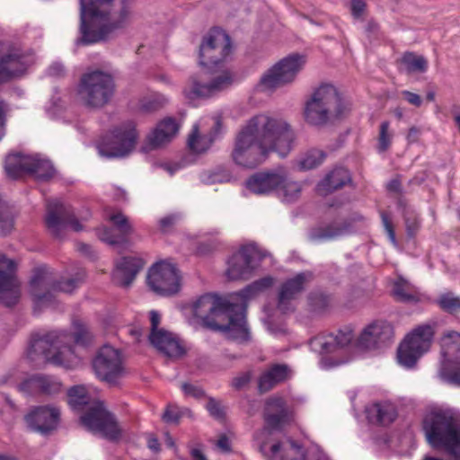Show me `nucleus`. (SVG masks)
Returning <instances> with one entry per match:
<instances>
[{
	"label": "nucleus",
	"instance_id": "473e14b6",
	"mask_svg": "<svg viewBox=\"0 0 460 460\" xmlns=\"http://www.w3.org/2000/svg\"><path fill=\"white\" fill-rule=\"evenodd\" d=\"M351 182V175L344 167H336L318 183L317 190L321 195L332 193Z\"/></svg>",
	"mask_w": 460,
	"mask_h": 460
},
{
	"label": "nucleus",
	"instance_id": "412c9836",
	"mask_svg": "<svg viewBox=\"0 0 460 460\" xmlns=\"http://www.w3.org/2000/svg\"><path fill=\"white\" fill-rule=\"evenodd\" d=\"M394 326L386 321H376L367 325L357 340V346L363 349H375L394 341Z\"/></svg>",
	"mask_w": 460,
	"mask_h": 460
},
{
	"label": "nucleus",
	"instance_id": "3c124183",
	"mask_svg": "<svg viewBox=\"0 0 460 460\" xmlns=\"http://www.w3.org/2000/svg\"><path fill=\"white\" fill-rule=\"evenodd\" d=\"M40 394L52 395L61 391L62 384L54 376L39 375Z\"/></svg>",
	"mask_w": 460,
	"mask_h": 460
},
{
	"label": "nucleus",
	"instance_id": "09e8293b",
	"mask_svg": "<svg viewBox=\"0 0 460 460\" xmlns=\"http://www.w3.org/2000/svg\"><path fill=\"white\" fill-rule=\"evenodd\" d=\"M167 100L161 94H154L140 101L139 110L145 113L155 112L166 104Z\"/></svg>",
	"mask_w": 460,
	"mask_h": 460
},
{
	"label": "nucleus",
	"instance_id": "9b49d317",
	"mask_svg": "<svg viewBox=\"0 0 460 460\" xmlns=\"http://www.w3.org/2000/svg\"><path fill=\"white\" fill-rule=\"evenodd\" d=\"M305 64V56L297 53L282 58L263 74L257 85L258 90L261 92L274 91L291 84Z\"/></svg>",
	"mask_w": 460,
	"mask_h": 460
},
{
	"label": "nucleus",
	"instance_id": "0eeeda50",
	"mask_svg": "<svg viewBox=\"0 0 460 460\" xmlns=\"http://www.w3.org/2000/svg\"><path fill=\"white\" fill-rule=\"evenodd\" d=\"M68 338L66 332L55 331L44 335L35 334L31 338L27 356L34 361L36 357L40 355L44 362L67 367L75 355L73 346L66 344Z\"/></svg>",
	"mask_w": 460,
	"mask_h": 460
},
{
	"label": "nucleus",
	"instance_id": "680f3d73",
	"mask_svg": "<svg viewBox=\"0 0 460 460\" xmlns=\"http://www.w3.org/2000/svg\"><path fill=\"white\" fill-rule=\"evenodd\" d=\"M160 314L156 311H151L150 312V323H151V332L149 335L150 341H153V335H160L161 333L164 332L165 330L164 329H158V325L160 323Z\"/></svg>",
	"mask_w": 460,
	"mask_h": 460
},
{
	"label": "nucleus",
	"instance_id": "4c0bfd02",
	"mask_svg": "<svg viewBox=\"0 0 460 460\" xmlns=\"http://www.w3.org/2000/svg\"><path fill=\"white\" fill-rule=\"evenodd\" d=\"M367 413L371 423L383 426L391 424L397 417L394 406L387 402L374 403L367 410Z\"/></svg>",
	"mask_w": 460,
	"mask_h": 460
},
{
	"label": "nucleus",
	"instance_id": "49530a36",
	"mask_svg": "<svg viewBox=\"0 0 460 460\" xmlns=\"http://www.w3.org/2000/svg\"><path fill=\"white\" fill-rule=\"evenodd\" d=\"M438 306L446 313L456 314L460 313V296L453 292H446L437 301Z\"/></svg>",
	"mask_w": 460,
	"mask_h": 460
},
{
	"label": "nucleus",
	"instance_id": "a878e982",
	"mask_svg": "<svg viewBox=\"0 0 460 460\" xmlns=\"http://www.w3.org/2000/svg\"><path fill=\"white\" fill-rule=\"evenodd\" d=\"M214 122L209 131L206 134H200L199 126H193L188 137L189 149L197 155L206 154L216 141L223 137L224 127L222 119L217 116L213 119Z\"/></svg>",
	"mask_w": 460,
	"mask_h": 460
},
{
	"label": "nucleus",
	"instance_id": "e433bc0d",
	"mask_svg": "<svg viewBox=\"0 0 460 460\" xmlns=\"http://www.w3.org/2000/svg\"><path fill=\"white\" fill-rule=\"evenodd\" d=\"M150 342L170 358H178L185 353L179 341L172 337L171 332L166 331L160 335L154 334L153 341Z\"/></svg>",
	"mask_w": 460,
	"mask_h": 460
},
{
	"label": "nucleus",
	"instance_id": "58836bf2",
	"mask_svg": "<svg viewBox=\"0 0 460 460\" xmlns=\"http://www.w3.org/2000/svg\"><path fill=\"white\" fill-rule=\"evenodd\" d=\"M31 157L20 153L8 155L4 161V170L7 175L13 179H18L23 174H28Z\"/></svg>",
	"mask_w": 460,
	"mask_h": 460
},
{
	"label": "nucleus",
	"instance_id": "6e6552de",
	"mask_svg": "<svg viewBox=\"0 0 460 460\" xmlns=\"http://www.w3.org/2000/svg\"><path fill=\"white\" fill-rule=\"evenodd\" d=\"M84 271H80L75 277L55 281L46 268L35 269L30 282L35 309L51 305L55 302V292L57 291L72 293L84 282Z\"/></svg>",
	"mask_w": 460,
	"mask_h": 460
},
{
	"label": "nucleus",
	"instance_id": "e2e57ef3",
	"mask_svg": "<svg viewBox=\"0 0 460 460\" xmlns=\"http://www.w3.org/2000/svg\"><path fill=\"white\" fill-rule=\"evenodd\" d=\"M181 388L186 395H189V396H191V397H194L197 399H200L205 396L204 390L199 386H197V385H194L191 384H188V383H184V384H182Z\"/></svg>",
	"mask_w": 460,
	"mask_h": 460
},
{
	"label": "nucleus",
	"instance_id": "de8ad7c7",
	"mask_svg": "<svg viewBox=\"0 0 460 460\" xmlns=\"http://www.w3.org/2000/svg\"><path fill=\"white\" fill-rule=\"evenodd\" d=\"M325 153L319 149L309 150L299 162L302 170H312L319 166L325 159Z\"/></svg>",
	"mask_w": 460,
	"mask_h": 460
},
{
	"label": "nucleus",
	"instance_id": "a19ab883",
	"mask_svg": "<svg viewBox=\"0 0 460 460\" xmlns=\"http://www.w3.org/2000/svg\"><path fill=\"white\" fill-rule=\"evenodd\" d=\"M28 174L38 181H48L53 178L55 169L49 160L31 156Z\"/></svg>",
	"mask_w": 460,
	"mask_h": 460
},
{
	"label": "nucleus",
	"instance_id": "ddd939ff",
	"mask_svg": "<svg viewBox=\"0 0 460 460\" xmlns=\"http://www.w3.org/2000/svg\"><path fill=\"white\" fill-rule=\"evenodd\" d=\"M34 62L33 53L0 42V85L24 75Z\"/></svg>",
	"mask_w": 460,
	"mask_h": 460
},
{
	"label": "nucleus",
	"instance_id": "cd10ccee",
	"mask_svg": "<svg viewBox=\"0 0 460 460\" xmlns=\"http://www.w3.org/2000/svg\"><path fill=\"white\" fill-rule=\"evenodd\" d=\"M351 230V220H334L327 224H320L311 227L308 232V240L313 243L332 241L349 234Z\"/></svg>",
	"mask_w": 460,
	"mask_h": 460
},
{
	"label": "nucleus",
	"instance_id": "7ed1b4c3",
	"mask_svg": "<svg viewBox=\"0 0 460 460\" xmlns=\"http://www.w3.org/2000/svg\"><path fill=\"white\" fill-rule=\"evenodd\" d=\"M422 428L432 447L460 460V415L450 410L432 411L424 417Z\"/></svg>",
	"mask_w": 460,
	"mask_h": 460
},
{
	"label": "nucleus",
	"instance_id": "864d4df0",
	"mask_svg": "<svg viewBox=\"0 0 460 460\" xmlns=\"http://www.w3.org/2000/svg\"><path fill=\"white\" fill-rule=\"evenodd\" d=\"M390 122L387 120L380 124L379 134L377 138V150L380 153L389 149L392 144L393 134L389 132Z\"/></svg>",
	"mask_w": 460,
	"mask_h": 460
},
{
	"label": "nucleus",
	"instance_id": "774afa93",
	"mask_svg": "<svg viewBox=\"0 0 460 460\" xmlns=\"http://www.w3.org/2000/svg\"><path fill=\"white\" fill-rule=\"evenodd\" d=\"M250 380H251L250 373H243L242 375H240L233 379L232 386L236 390H240L243 387H244L246 385H248Z\"/></svg>",
	"mask_w": 460,
	"mask_h": 460
},
{
	"label": "nucleus",
	"instance_id": "b1692460",
	"mask_svg": "<svg viewBox=\"0 0 460 460\" xmlns=\"http://www.w3.org/2000/svg\"><path fill=\"white\" fill-rule=\"evenodd\" d=\"M24 420L28 427L41 435H49L56 430L60 420V411L51 406H37L32 408Z\"/></svg>",
	"mask_w": 460,
	"mask_h": 460
},
{
	"label": "nucleus",
	"instance_id": "393cba45",
	"mask_svg": "<svg viewBox=\"0 0 460 460\" xmlns=\"http://www.w3.org/2000/svg\"><path fill=\"white\" fill-rule=\"evenodd\" d=\"M285 180L286 169L279 167L253 173L246 180L245 186L251 192L263 195L277 190Z\"/></svg>",
	"mask_w": 460,
	"mask_h": 460
},
{
	"label": "nucleus",
	"instance_id": "13d9d810",
	"mask_svg": "<svg viewBox=\"0 0 460 460\" xmlns=\"http://www.w3.org/2000/svg\"><path fill=\"white\" fill-rule=\"evenodd\" d=\"M13 226V219L10 213L0 207V234L5 235L9 234Z\"/></svg>",
	"mask_w": 460,
	"mask_h": 460
},
{
	"label": "nucleus",
	"instance_id": "f3484780",
	"mask_svg": "<svg viewBox=\"0 0 460 460\" xmlns=\"http://www.w3.org/2000/svg\"><path fill=\"white\" fill-rule=\"evenodd\" d=\"M93 368L100 380L117 385L125 373L120 351L110 345L102 346L93 359Z\"/></svg>",
	"mask_w": 460,
	"mask_h": 460
},
{
	"label": "nucleus",
	"instance_id": "f704fd0d",
	"mask_svg": "<svg viewBox=\"0 0 460 460\" xmlns=\"http://www.w3.org/2000/svg\"><path fill=\"white\" fill-rule=\"evenodd\" d=\"M178 129L179 127L174 119H164L148 136V145L152 149L161 146L164 143L171 141V139L176 135Z\"/></svg>",
	"mask_w": 460,
	"mask_h": 460
},
{
	"label": "nucleus",
	"instance_id": "f8f14e48",
	"mask_svg": "<svg viewBox=\"0 0 460 460\" xmlns=\"http://www.w3.org/2000/svg\"><path fill=\"white\" fill-rule=\"evenodd\" d=\"M137 139L136 125L127 121L106 134L98 144L99 154L107 158L124 157L135 147Z\"/></svg>",
	"mask_w": 460,
	"mask_h": 460
},
{
	"label": "nucleus",
	"instance_id": "dca6fc26",
	"mask_svg": "<svg viewBox=\"0 0 460 460\" xmlns=\"http://www.w3.org/2000/svg\"><path fill=\"white\" fill-rule=\"evenodd\" d=\"M82 424L89 430L100 433L111 441L120 438L121 430L115 416L108 411L102 402H94L80 417Z\"/></svg>",
	"mask_w": 460,
	"mask_h": 460
},
{
	"label": "nucleus",
	"instance_id": "052dcab7",
	"mask_svg": "<svg viewBox=\"0 0 460 460\" xmlns=\"http://www.w3.org/2000/svg\"><path fill=\"white\" fill-rule=\"evenodd\" d=\"M179 219V216L177 214H171L164 217L159 220V227L163 233H167L172 229L174 225Z\"/></svg>",
	"mask_w": 460,
	"mask_h": 460
},
{
	"label": "nucleus",
	"instance_id": "f03ea898",
	"mask_svg": "<svg viewBox=\"0 0 460 460\" xmlns=\"http://www.w3.org/2000/svg\"><path fill=\"white\" fill-rule=\"evenodd\" d=\"M80 37L77 45L107 40L118 29L125 27L130 12L127 0H79Z\"/></svg>",
	"mask_w": 460,
	"mask_h": 460
},
{
	"label": "nucleus",
	"instance_id": "2eb2a0df",
	"mask_svg": "<svg viewBox=\"0 0 460 460\" xmlns=\"http://www.w3.org/2000/svg\"><path fill=\"white\" fill-rule=\"evenodd\" d=\"M269 154L257 142L256 137L245 125L237 134L231 157L234 164L245 168H255L261 164Z\"/></svg>",
	"mask_w": 460,
	"mask_h": 460
},
{
	"label": "nucleus",
	"instance_id": "ea45409f",
	"mask_svg": "<svg viewBox=\"0 0 460 460\" xmlns=\"http://www.w3.org/2000/svg\"><path fill=\"white\" fill-rule=\"evenodd\" d=\"M398 62L400 64L399 70L408 75L425 73L428 69L427 59L414 52H405Z\"/></svg>",
	"mask_w": 460,
	"mask_h": 460
},
{
	"label": "nucleus",
	"instance_id": "bf43d9fd",
	"mask_svg": "<svg viewBox=\"0 0 460 460\" xmlns=\"http://www.w3.org/2000/svg\"><path fill=\"white\" fill-rule=\"evenodd\" d=\"M221 245V241L214 239L212 241L200 242L197 246V252L200 255H208L217 251Z\"/></svg>",
	"mask_w": 460,
	"mask_h": 460
},
{
	"label": "nucleus",
	"instance_id": "c756f323",
	"mask_svg": "<svg viewBox=\"0 0 460 460\" xmlns=\"http://www.w3.org/2000/svg\"><path fill=\"white\" fill-rule=\"evenodd\" d=\"M145 262L137 257H123L117 263L112 274L113 282L119 287H129L139 271L143 269Z\"/></svg>",
	"mask_w": 460,
	"mask_h": 460
},
{
	"label": "nucleus",
	"instance_id": "69168bd1",
	"mask_svg": "<svg viewBox=\"0 0 460 460\" xmlns=\"http://www.w3.org/2000/svg\"><path fill=\"white\" fill-rule=\"evenodd\" d=\"M405 226L408 236L413 237L420 228V220L414 216L406 217Z\"/></svg>",
	"mask_w": 460,
	"mask_h": 460
},
{
	"label": "nucleus",
	"instance_id": "79ce46f5",
	"mask_svg": "<svg viewBox=\"0 0 460 460\" xmlns=\"http://www.w3.org/2000/svg\"><path fill=\"white\" fill-rule=\"evenodd\" d=\"M273 282L274 279L270 276H267L253 281L252 284L248 285L246 288L234 295L235 300L240 299V301H236V303H245L247 305L248 299L270 288L273 285Z\"/></svg>",
	"mask_w": 460,
	"mask_h": 460
},
{
	"label": "nucleus",
	"instance_id": "2f4dec72",
	"mask_svg": "<svg viewBox=\"0 0 460 460\" xmlns=\"http://www.w3.org/2000/svg\"><path fill=\"white\" fill-rule=\"evenodd\" d=\"M269 405H274L278 408L277 412H266L264 414V428L254 435L255 439H259L264 434H270L271 431L280 430L283 424L287 421L288 411L285 402L281 398L271 399L268 402Z\"/></svg>",
	"mask_w": 460,
	"mask_h": 460
},
{
	"label": "nucleus",
	"instance_id": "9d476101",
	"mask_svg": "<svg viewBox=\"0 0 460 460\" xmlns=\"http://www.w3.org/2000/svg\"><path fill=\"white\" fill-rule=\"evenodd\" d=\"M231 50L229 35L220 30H211L200 43L199 64L203 69L223 68Z\"/></svg>",
	"mask_w": 460,
	"mask_h": 460
},
{
	"label": "nucleus",
	"instance_id": "aec40b11",
	"mask_svg": "<svg viewBox=\"0 0 460 460\" xmlns=\"http://www.w3.org/2000/svg\"><path fill=\"white\" fill-rule=\"evenodd\" d=\"M442 355L441 374L452 383L460 385V333L450 332L443 337Z\"/></svg>",
	"mask_w": 460,
	"mask_h": 460
},
{
	"label": "nucleus",
	"instance_id": "6e6d98bb",
	"mask_svg": "<svg viewBox=\"0 0 460 460\" xmlns=\"http://www.w3.org/2000/svg\"><path fill=\"white\" fill-rule=\"evenodd\" d=\"M308 302L313 311L322 312L328 306L329 297L323 293H311Z\"/></svg>",
	"mask_w": 460,
	"mask_h": 460
},
{
	"label": "nucleus",
	"instance_id": "1a4fd4ad",
	"mask_svg": "<svg viewBox=\"0 0 460 460\" xmlns=\"http://www.w3.org/2000/svg\"><path fill=\"white\" fill-rule=\"evenodd\" d=\"M202 76H207L208 82L196 75L189 78L182 91L187 100L210 97L230 87L235 79V74L232 70L222 68L204 69Z\"/></svg>",
	"mask_w": 460,
	"mask_h": 460
},
{
	"label": "nucleus",
	"instance_id": "a211bd4d",
	"mask_svg": "<svg viewBox=\"0 0 460 460\" xmlns=\"http://www.w3.org/2000/svg\"><path fill=\"white\" fill-rule=\"evenodd\" d=\"M148 287L155 294L171 296L181 288V277L177 268L167 262H157L153 265L146 277Z\"/></svg>",
	"mask_w": 460,
	"mask_h": 460
},
{
	"label": "nucleus",
	"instance_id": "6ab92c4d",
	"mask_svg": "<svg viewBox=\"0 0 460 460\" xmlns=\"http://www.w3.org/2000/svg\"><path fill=\"white\" fill-rule=\"evenodd\" d=\"M45 223L48 230L56 238H61L62 232L67 226L76 232L83 229L73 208L58 199L48 202Z\"/></svg>",
	"mask_w": 460,
	"mask_h": 460
},
{
	"label": "nucleus",
	"instance_id": "bb28decb",
	"mask_svg": "<svg viewBox=\"0 0 460 460\" xmlns=\"http://www.w3.org/2000/svg\"><path fill=\"white\" fill-rule=\"evenodd\" d=\"M109 220L118 234H115L113 229L104 226L97 231L99 239L111 245L126 243L128 236L134 232L133 226L130 224L128 217L122 212L118 211L111 214Z\"/></svg>",
	"mask_w": 460,
	"mask_h": 460
},
{
	"label": "nucleus",
	"instance_id": "72a5a7b5",
	"mask_svg": "<svg viewBox=\"0 0 460 460\" xmlns=\"http://www.w3.org/2000/svg\"><path fill=\"white\" fill-rule=\"evenodd\" d=\"M289 368L285 364H275L266 372L261 374L258 381V390L260 394H265L270 391L278 384L288 379Z\"/></svg>",
	"mask_w": 460,
	"mask_h": 460
},
{
	"label": "nucleus",
	"instance_id": "39448f33",
	"mask_svg": "<svg viewBox=\"0 0 460 460\" xmlns=\"http://www.w3.org/2000/svg\"><path fill=\"white\" fill-rule=\"evenodd\" d=\"M346 111L338 90L332 84H323L305 102L304 118L309 125L322 127L331 119L341 118Z\"/></svg>",
	"mask_w": 460,
	"mask_h": 460
},
{
	"label": "nucleus",
	"instance_id": "5fc2aeb1",
	"mask_svg": "<svg viewBox=\"0 0 460 460\" xmlns=\"http://www.w3.org/2000/svg\"><path fill=\"white\" fill-rule=\"evenodd\" d=\"M19 390L27 394L33 395L40 394L39 375H34L19 385Z\"/></svg>",
	"mask_w": 460,
	"mask_h": 460
},
{
	"label": "nucleus",
	"instance_id": "423d86ee",
	"mask_svg": "<svg viewBox=\"0 0 460 460\" xmlns=\"http://www.w3.org/2000/svg\"><path fill=\"white\" fill-rule=\"evenodd\" d=\"M116 90L113 76L96 69L82 75L76 88L80 103L87 109H102L112 99Z\"/></svg>",
	"mask_w": 460,
	"mask_h": 460
},
{
	"label": "nucleus",
	"instance_id": "338daca9",
	"mask_svg": "<svg viewBox=\"0 0 460 460\" xmlns=\"http://www.w3.org/2000/svg\"><path fill=\"white\" fill-rule=\"evenodd\" d=\"M394 295L396 296V298L400 301L406 302L411 301L413 299V296L409 294L402 284L401 283H395L394 289H393Z\"/></svg>",
	"mask_w": 460,
	"mask_h": 460
},
{
	"label": "nucleus",
	"instance_id": "c85d7f7f",
	"mask_svg": "<svg viewBox=\"0 0 460 460\" xmlns=\"http://www.w3.org/2000/svg\"><path fill=\"white\" fill-rule=\"evenodd\" d=\"M259 450L269 460H305L303 447L294 441L273 444L269 451L266 450V443L262 442Z\"/></svg>",
	"mask_w": 460,
	"mask_h": 460
},
{
	"label": "nucleus",
	"instance_id": "8fccbe9b",
	"mask_svg": "<svg viewBox=\"0 0 460 460\" xmlns=\"http://www.w3.org/2000/svg\"><path fill=\"white\" fill-rule=\"evenodd\" d=\"M184 415L191 417L192 412L187 408L180 409L176 405H168L162 416V419L166 423L178 424Z\"/></svg>",
	"mask_w": 460,
	"mask_h": 460
},
{
	"label": "nucleus",
	"instance_id": "7c9ffc66",
	"mask_svg": "<svg viewBox=\"0 0 460 460\" xmlns=\"http://www.w3.org/2000/svg\"><path fill=\"white\" fill-rule=\"evenodd\" d=\"M353 338V331L349 327H345L339 330L337 334L319 335L312 340V343L319 347L321 353L329 354L348 346Z\"/></svg>",
	"mask_w": 460,
	"mask_h": 460
},
{
	"label": "nucleus",
	"instance_id": "4468645a",
	"mask_svg": "<svg viewBox=\"0 0 460 460\" xmlns=\"http://www.w3.org/2000/svg\"><path fill=\"white\" fill-rule=\"evenodd\" d=\"M266 252L254 243L243 245L227 261L226 275L230 280H247L260 267Z\"/></svg>",
	"mask_w": 460,
	"mask_h": 460
},
{
	"label": "nucleus",
	"instance_id": "f257e3e1",
	"mask_svg": "<svg viewBox=\"0 0 460 460\" xmlns=\"http://www.w3.org/2000/svg\"><path fill=\"white\" fill-rule=\"evenodd\" d=\"M193 314L201 319L202 325L215 332H222L227 338L240 343L251 340L246 322L245 303L215 294L202 295L192 305Z\"/></svg>",
	"mask_w": 460,
	"mask_h": 460
},
{
	"label": "nucleus",
	"instance_id": "603ef678",
	"mask_svg": "<svg viewBox=\"0 0 460 460\" xmlns=\"http://www.w3.org/2000/svg\"><path fill=\"white\" fill-rule=\"evenodd\" d=\"M68 340H66V344L71 345L70 341L73 340L75 344L87 346L92 340V335L88 332V329L81 323H75V331L73 334L67 333Z\"/></svg>",
	"mask_w": 460,
	"mask_h": 460
},
{
	"label": "nucleus",
	"instance_id": "c03bdc74",
	"mask_svg": "<svg viewBox=\"0 0 460 460\" xmlns=\"http://www.w3.org/2000/svg\"><path fill=\"white\" fill-rule=\"evenodd\" d=\"M67 396L68 404L74 410H82L84 406L89 404V395L82 385L71 387L67 392Z\"/></svg>",
	"mask_w": 460,
	"mask_h": 460
},
{
	"label": "nucleus",
	"instance_id": "4d7b16f0",
	"mask_svg": "<svg viewBox=\"0 0 460 460\" xmlns=\"http://www.w3.org/2000/svg\"><path fill=\"white\" fill-rule=\"evenodd\" d=\"M207 410L212 417L218 420H223L226 417L225 410L222 407L220 402L212 397L208 398Z\"/></svg>",
	"mask_w": 460,
	"mask_h": 460
},
{
	"label": "nucleus",
	"instance_id": "20e7f679",
	"mask_svg": "<svg viewBox=\"0 0 460 460\" xmlns=\"http://www.w3.org/2000/svg\"><path fill=\"white\" fill-rule=\"evenodd\" d=\"M246 126L268 154L276 152L285 157L294 147L296 134L285 119L266 114L251 118Z\"/></svg>",
	"mask_w": 460,
	"mask_h": 460
},
{
	"label": "nucleus",
	"instance_id": "c9c22d12",
	"mask_svg": "<svg viewBox=\"0 0 460 460\" xmlns=\"http://www.w3.org/2000/svg\"><path fill=\"white\" fill-rule=\"evenodd\" d=\"M434 336V329L429 324H424L415 328L404 339L405 343H409L415 351L421 355L429 349Z\"/></svg>",
	"mask_w": 460,
	"mask_h": 460
},
{
	"label": "nucleus",
	"instance_id": "37998d69",
	"mask_svg": "<svg viewBox=\"0 0 460 460\" xmlns=\"http://www.w3.org/2000/svg\"><path fill=\"white\" fill-rule=\"evenodd\" d=\"M301 190V183L292 181L288 176V172L286 170V180L277 190L279 196L286 202H294L300 197Z\"/></svg>",
	"mask_w": 460,
	"mask_h": 460
},
{
	"label": "nucleus",
	"instance_id": "5701e85b",
	"mask_svg": "<svg viewBox=\"0 0 460 460\" xmlns=\"http://www.w3.org/2000/svg\"><path fill=\"white\" fill-rule=\"evenodd\" d=\"M313 278L312 272L303 271L286 279L279 287L277 308L283 314L293 311L291 301L305 291L306 284L312 281Z\"/></svg>",
	"mask_w": 460,
	"mask_h": 460
},
{
	"label": "nucleus",
	"instance_id": "a18cd8bd",
	"mask_svg": "<svg viewBox=\"0 0 460 460\" xmlns=\"http://www.w3.org/2000/svg\"><path fill=\"white\" fill-rule=\"evenodd\" d=\"M421 356L422 355L415 351L412 347H410L409 343H405L404 341L400 344L397 350L399 363L406 367H413Z\"/></svg>",
	"mask_w": 460,
	"mask_h": 460
},
{
	"label": "nucleus",
	"instance_id": "0e129e2a",
	"mask_svg": "<svg viewBox=\"0 0 460 460\" xmlns=\"http://www.w3.org/2000/svg\"><path fill=\"white\" fill-rule=\"evenodd\" d=\"M367 4L365 0H350V12L355 19H359L366 11Z\"/></svg>",
	"mask_w": 460,
	"mask_h": 460
},
{
	"label": "nucleus",
	"instance_id": "4be33fe9",
	"mask_svg": "<svg viewBox=\"0 0 460 460\" xmlns=\"http://www.w3.org/2000/svg\"><path fill=\"white\" fill-rule=\"evenodd\" d=\"M15 270V261L0 254V302L8 307L16 305L20 297Z\"/></svg>",
	"mask_w": 460,
	"mask_h": 460
}]
</instances>
